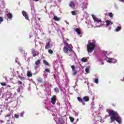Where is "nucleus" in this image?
Instances as JSON below:
<instances>
[{"mask_svg":"<svg viewBox=\"0 0 124 124\" xmlns=\"http://www.w3.org/2000/svg\"><path fill=\"white\" fill-rule=\"evenodd\" d=\"M87 48L88 53H93L95 48H96V42L94 40H93L92 42H91V40L88 41Z\"/></svg>","mask_w":124,"mask_h":124,"instance_id":"obj_1","label":"nucleus"},{"mask_svg":"<svg viewBox=\"0 0 124 124\" xmlns=\"http://www.w3.org/2000/svg\"><path fill=\"white\" fill-rule=\"evenodd\" d=\"M64 46L63 48V51L65 54H68L69 52H72V48L66 41H64Z\"/></svg>","mask_w":124,"mask_h":124,"instance_id":"obj_2","label":"nucleus"},{"mask_svg":"<svg viewBox=\"0 0 124 124\" xmlns=\"http://www.w3.org/2000/svg\"><path fill=\"white\" fill-rule=\"evenodd\" d=\"M110 123L116 121L118 124H122V118L118 115L115 117H110Z\"/></svg>","mask_w":124,"mask_h":124,"instance_id":"obj_3","label":"nucleus"},{"mask_svg":"<svg viewBox=\"0 0 124 124\" xmlns=\"http://www.w3.org/2000/svg\"><path fill=\"white\" fill-rule=\"evenodd\" d=\"M108 113L110 117L115 118L118 115V112L114 111L113 109H109L108 110Z\"/></svg>","mask_w":124,"mask_h":124,"instance_id":"obj_4","label":"nucleus"},{"mask_svg":"<svg viewBox=\"0 0 124 124\" xmlns=\"http://www.w3.org/2000/svg\"><path fill=\"white\" fill-rule=\"evenodd\" d=\"M22 14L24 17H25L26 20H29V16H28V14L25 11H22Z\"/></svg>","mask_w":124,"mask_h":124,"instance_id":"obj_5","label":"nucleus"},{"mask_svg":"<svg viewBox=\"0 0 124 124\" xmlns=\"http://www.w3.org/2000/svg\"><path fill=\"white\" fill-rule=\"evenodd\" d=\"M56 100H57V98L56 97V95H53L51 100V103L53 104V105L56 104Z\"/></svg>","mask_w":124,"mask_h":124,"instance_id":"obj_6","label":"nucleus"},{"mask_svg":"<svg viewBox=\"0 0 124 124\" xmlns=\"http://www.w3.org/2000/svg\"><path fill=\"white\" fill-rule=\"evenodd\" d=\"M77 99H78V101H79V102H80V103H82V105H85V102H84L83 101V99H82V98H81L80 97H78Z\"/></svg>","mask_w":124,"mask_h":124,"instance_id":"obj_7","label":"nucleus"},{"mask_svg":"<svg viewBox=\"0 0 124 124\" xmlns=\"http://www.w3.org/2000/svg\"><path fill=\"white\" fill-rule=\"evenodd\" d=\"M69 6L71 7V8H74V7H75V3H74V1H71L69 3Z\"/></svg>","mask_w":124,"mask_h":124,"instance_id":"obj_8","label":"nucleus"},{"mask_svg":"<svg viewBox=\"0 0 124 124\" xmlns=\"http://www.w3.org/2000/svg\"><path fill=\"white\" fill-rule=\"evenodd\" d=\"M31 54L33 55V57H36V51H35V49H32L31 50Z\"/></svg>","mask_w":124,"mask_h":124,"instance_id":"obj_9","label":"nucleus"},{"mask_svg":"<svg viewBox=\"0 0 124 124\" xmlns=\"http://www.w3.org/2000/svg\"><path fill=\"white\" fill-rule=\"evenodd\" d=\"M7 16L8 19H10V20H11V19H12V17H13V16H12V14L10 13H8L7 15Z\"/></svg>","mask_w":124,"mask_h":124,"instance_id":"obj_10","label":"nucleus"},{"mask_svg":"<svg viewBox=\"0 0 124 124\" xmlns=\"http://www.w3.org/2000/svg\"><path fill=\"white\" fill-rule=\"evenodd\" d=\"M94 21L96 23H100L101 24V23H102V20H101V19H100V18H96Z\"/></svg>","mask_w":124,"mask_h":124,"instance_id":"obj_11","label":"nucleus"},{"mask_svg":"<svg viewBox=\"0 0 124 124\" xmlns=\"http://www.w3.org/2000/svg\"><path fill=\"white\" fill-rule=\"evenodd\" d=\"M75 31L77 32V33L78 35L81 34V30L78 28L75 29Z\"/></svg>","mask_w":124,"mask_h":124,"instance_id":"obj_12","label":"nucleus"},{"mask_svg":"<svg viewBox=\"0 0 124 124\" xmlns=\"http://www.w3.org/2000/svg\"><path fill=\"white\" fill-rule=\"evenodd\" d=\"M83 100L85 101V102H88L90 100L89 97L86 96L83 97Z\"/></svg>","mask_w":124,"mask_h":124,"instance_id":"obj_13","label":"nucleus"},{"mask_svg":"<svg viewBox=\"0 0 124 124\" xmlns=\"http://www.w3.org/2000/svg\"><path fill=\"white\" fill-rule=\"evenodd\" d=\"M81 62H88V59H87V58L83 57L81 59Z\"/></svg>","mask_w":124,"mask_h":124,"instance_id":"obj_14","label":"nucleus"},{"mask_svg":"<svg viewBox=\"0 0 124 124\" xmlns=\"http://www.w3.org/2000/svg\"><path fill=\"white\" fill-rule=\"evenodd\" d=\"M53 19L55 21H60L61 20V18L58 17V16H54Z\"/></svg>","mask_w":124,"mask_h":124,"instance_id":"obj_15","label":"nucleus"},{"mask_svg":"<svg viewBox=\"0 0 124 124\" xmlns=\"http://www.w3.org/2000/svg\"><path fill=\"white\" fill-rule=\"evenodd\" d=\"M51 47V45H50V42H48L46 46L45 49H49Z\"/></svg>","mask_w":124,"mask_h":124,"instance_id":"obj_16","label":"nucleus"},{"mask_svg":"<svg viewBox=\"0 0 124 124\" xmlns=\"http://www.w3.org/2000/svg\"><path fill=\"white\" fill-rule=\"evenodd\" d=\"M106 27H109V25L111 23V22L109 20H107L106 21Z\"/></svg>","mask_w":124,"mask_h":124,"instance_id":"obj_17","label":"nucleus"},{"mask_svg":"<svg viewBox=\"0 0 124 124\" xmlns=\"http://www.w3.org/2000/svg\"><path fill=\"white\" fill-rule=\"evenodd\" d=\"M43 63H44V64H45L46 65H47V66H50L49 63H48V62H47V61L46 60H43Z\"/></svg>","mask_w":124,"mask_h":124,"instance_id":"obj_18","label":"nucleus"},{"mask_svg":"<svg viewBox=\"0 0 124 124\" xmlns=\"http://www.w3.org/2000/svg\"><path fill=\"white\" fill-rule=\"evenodd\" d=\"M122 29V27L121 26H118L115 30V31H120Z\"/></svg>","mask_w":124,"mask_h":124,"instance_id":"obj_19","label":"nucleus"},{"mask_svg":"<svg viewBox=\"0 0 124 124\" xmlns=\"http://www.w3.org/2000/svg\"><path fill=\"white\" fill-rule=\"evenodd\" d=\"M27 76L28 77H31V76H32V74L30 71H28L27 72Z\"/></svg>","mask_w":124,"mask_h":124,"instance_id":"obj_20","label":"nucleus"},{"mask_svg":"<svg viewBox=\"0 0 124 124\" xmlns=\"http://www.w3.org/2000/svg\"><path fill=\"white\" fill-rule=\"evenodd\" d=\"M54 92L57 93H60V90L58 87H56L54 88Z\"/></svg>","mask_w":124,"mask_h":124,"instance_id":"obj_21","label":"nucleus"},{"mask_svg":"<svg viewBox=\"0 0 124 124\" xmlns=\"http://www.w3.org/2000/svg\"><path fill=\"white\" fill-rule=\"evenodd\" d=\"M35 63L36 65H39V64H40V60H37L35 62Z\"/></svg>","mask_w":124,"mask_h":124,"instance_id":"obj_22","label":"nucleus"},{"mask_svg":"<svg viewBox=\"0 0 124 124\" xmlns=\"http://www.w3.org/2000/svg\"><path fill=\"white\" fill-rule=\"evenodd\" d=\"M71 67L72 68V71H74L76 70V69H75V65H72L71 66Z\"/></svg>","mask_w":124,"mask_h":124,"instance_id":"obj_23","label":"nucleus"},{"mask_svg":"<svg viewBox=\"0 0 124 124\" xmlns=\"http://www.w3.org/2000/svg\"><path fill=\"white\" fill-rule=\"evenodd\" d=\"M77 74V71L75 70V71H73V75L75 76Z\"/></svg>","mask_w":124,"mask_h":124,"instance_id":"obj_24","label":"nucleus"},{"mask_svg":"<svg viewBox=\"0 0 124 124\" xmlns=\"http://www.w3.org/2000/svg\"><path fill=\"white\" fill-rule=\"evenodd\" d=\"M70 121L71 122V123H73L74 122V118L69 117Z\"/></svg>","mask_w":124,"mask_h":124,"instance_id":"obj_25","label":"nucleus"},{"mask_svg":"<svg viewBox=\"0 0 124 124\" xmlns=\"http://www.w3.org/2000/svg\"><path fill=\"white\" fill-rule=\"evenodd\" d=\"M85 71L86 73H90V69L88 68H86Z\"/></svg>","mask_w":124,"mask_h":124,"instance_id":"obj_26","label":"nucleus"},{"mask_svg":"<svg viewBox=\"0 0 124 124\" xmlns=\"http://www.w3.org/2000/svg\"><path fill=\"white\" fill-rule=\"evenodd\" d=\"M71 13L72 14V15L75 16L77 14V13H76V11H73L71 12Z\"/></svg>","mask_w":124,"mask_h":124,"instance_id":"obj_27","label":"nucleus"},{"mask_svg":"<svg viewBox=\"0 0 124 124\" xmlns=\"http://www.w3.org/2000/svg\"><path fill=\"white\" fill-rule=\"evenodd\" d=\"M92 17H93V19L94 20V21L96 19V16H94V15H92Z\"/></svg>","mask_w":124,"mask_h":124,"instance_id":"obj_28","label":"nucleus"},{"mask_svg":"<svg viewBox=\"0 0 124 124\" xmlns=\"http://www.w3.org/2000/svg\"><path fill=\"white\" fill-rule=\"evenodd\" d=\"M1 95V98H3V94H2V92L1 91H0V96Z\"/></svg>","mask_w":124,"mask_h":124,"instance_id":"obj_29","label":"nucleus"},{"mask_svg":"<svg viewBox=\"0 0 124 124\" xmlns=\"http://www.w3.org/2000/svg\"><path fill=\"white\" fill-rule=\"evenodd\" d=\"M45 71L47 72V73H50V70L46 68L45 69Z\"/></svg>","mask_w":124,"mask_h":124,"instance_id":"obj_30","label":"nucleus"},{"mask_svg":"<svg viewBox=\"0 0 124 124\" xmlns=\"http://www.w3.org/2000/svg\"><path fill=\"white\" fill-rule=\"evenodd\" d=\"M108 16H109L110 18H112V17H113V13H110L108 14Z\"/></svg>","mask_w":124,"mask_h":124,"instance_id":"obj_31","label":"nucleus"},{"mask_svg":"<svg viewBox=\"0 0 124 124\" xmlns=\"http://www.w3.org/2000/svg\"><path fill=\"white\" fill-rule=\"evenodd\" d=\"M19 78L21 79V80H25V77H21V76H19Z\"/></svg>","mask_w":124,"mask_h":124,"instance_id":"obj_32","label":"nucleus"},{"mask_svg":"<svg viewBox=\"0 0 124 124\" xmlns=\"http://www.w3.org/2000/svg\"><path fill=\"white\" fill-rule=\"evenodd\" d=\"M94 82L96 83V84H98V78H95Z\"/></svg>","mask_w":124,"mask_h":124,"instance_id":"obj_33","label":"nucleus"},{"mask_svg":"<svg viewBox=\"0 0 124 124\" xmlns=\"http://www.w3.org/2000/svg\"><path fill=\"white\" fill-rule=\"evenodd\" d=\"M3 21V18H2V17L0 16V24H1V22H2Z\"/></svg>","mask_w":124,"mask_h":124,"instance_id":"obj_34","label":"nucleus"},{"mask_svg":"<svg viewBox=\"0 0 124 124\" xmlns=\"http://www.w3.org/2000/svg\"><path fill=\"white\" fill-rule=\"evenodd\" d=\"M48 53H49V54H53V51L52 50V49H49L48 50Z\"/></svg>","mask_w":124,"mask_h":124,"instance_id":"obj_35","label":"nucleus"},{"mask_svg":"<svg viewBox=\"0 0 124 124\" xmlns=\"http://www.w3.org/2000/svg\"><path fill=\"white\" fill-rule=\"evenodd\" d=\"M0 85L2 86H6V83L5 82H1L0 83Z\"/></svg>","mask_w":124,"mask_h":124,"instance_id":"obj_36","label":"nucleus"},{"mask_svg":"<svg viewBox=\"0 0 124 124\" xmlns=\"http://www.w3.org/2000/svg\"><path fill=\"white\" fill-rule=\"evenodd\" d=\"M24 114H25V112H23L21 113L20 114V117H23Z\"/></svg>","mask_w":124,"mask_h":124,"instance_id":"obj_37","label":"nucleus"},{"mask_svg":"<svg viewBox=\"0 0 124 124\" xmlns=\"http://www.w3.org/2000/svg\"><path fill=\"white\" fill-rule=\"evenodd\" d=\"M15 117H16V119H18V118H19V115L17 114H15Z\"/></svg>","mask_w":124,"mask_h":124,"instance_id":"obj_38","label":"nucleus"},{"mask_svg":"<svg viewBox=\"0 0 124 124\" xmlns=\"http://www.w3.org/2000/svg\"><path fill=\"white\" fill-rule=\"evenodd\" d=\"M17 83L19 84V85H22L23 82H22V81L18 80Z\"/></svg>","mask_w":124,"mask_h":124,"instance_id":"obj_39","label":"nucleus"},{"mask_svg":"<svg viewBox=\"0 0 124 124\" xmlns=\"http://www.w3.org/2000/svg\"><path fill=\"white\" fill-rule=\"evenodd\" d=\"M38 81L39 82V83H41V82H42V80H41V79H38Z\"/></svg>","mask_w":124,"mask_h":124,"instance_id":"obj_40","label":"nucleus"},{"mask_svg":"<svg viewBox=\"0 0 124 124\" xmlns=\"http://www.w3.org/2000/svg\"><path fill=\"white\" fill-rule=\"evenodd\" d=\"M34 1H39V0H33Z\"/></svg>","mask_w":124,"mask_h":124,"instance_id":"obj_41","label":"nucleus"},{"mask_svg":"<svg viewBox=\"0 0 124 124\" xmlns=\"http://www.w3.org/2000/svg\"><path fill=\"white\" fill-rule=\"evenodd\" d=\"M7 88H11V86H10V85H8Z\"/></svg>","mask_w":124,"mask_h":124,"instance_id":"obj_42","label":"nucleus"},{"mask_svg":"<svg viewBox=\"0 0 124 124\" xmlns=\"http://www.w3.org/2000/svg\"><path fill=\"white\" fill-rule=\"evenodd\" d=\"M120 1H122V2H123V1H124V0H119Z\"/></svg>","mask_w":124,"mask_h":124,"instance_id":"obj_43","label":"nucleus"},{"mask_svg":"<svg viewBox=\"0 0 124 124\" xmlns=\"http://www.w3.org/2000/svg\"><path fill=\"white\" fill-rule=\"evenodd\" d=\"M108 62H111V61H110V60H108Z\"/></svg>","mask_w":124,"mask_h":124,"instance_id":"obj_44","label":"nucleus"},{"mask_svg":"<svg viewBox=\"0 0 124 124\" xmlns=\"http://www.w3.org/2000/svg\"><path fill=\"white\" fill-rule=\"evenodd\" d=\"M38 20H39V21H40V20H41L40 17L38 18Z\"/></svg>","mask_w":124,"mask_h":124,"instance_id":"obj_45","label":"nucleus"},{"mask_svg":"<svg viewBox=\"0 0 124 124\" xmlns=\"http://www.w3.org/2000/svg\"><path fill=\"white\" fill-rule=\"evenodd\" d=\"M66 40H67V41H69V39H66Z\"/></svg>","mask_w":124,"mask_h":124,"instance_id":"obj_46","label":"nucleus"},{"mask_svg":"<svg viewBox=\"0 0 124 124\" xmlns=\"http://www.w3.org/2000/svg\"><path fill=\"white\" fill-rule=\"evenodd\" d=\"M105 54H107V51H105Z\"/></svg>","mask_w":124,"mask_h":124,"instance_id":"obj_47","label":"nucleus"},{"mask_svg":"<svg viewBox=\"0 0 124 124\" xmlns=\"http://www.w3.org/2000/svg\"><path fill=\"white\" fill-rule=\"evenodd\" d=\"M60 124H62V123H60Z\"/></svg>","mask_w":124,"mask_h":124,"instance_id":"obj_48","label":"nucleus"}]
</instances>
